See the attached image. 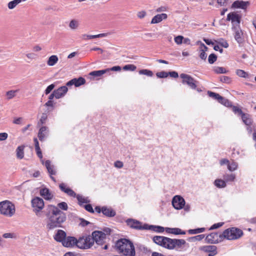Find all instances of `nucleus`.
<instances>
[{
	"mask_svg": "<svg viewBox=\"0 0 256 256\" xmlns=\"http://www.w3.org/2000/svg\"><path fill=\"white\" fill-rule=\"evenodd\" d=\"M67 210L68 206L66 202H61L58 206L48 205L46 210V216L48 218L46 228L49 230L62 226V224L66 220V214L60 210Z\"/></svg>",
	"mask_w": 256,
	"mask_h": 256,
	"instance_id": "nucleus-1",
	"label": "nucleus"
},
{
	"mask_svg": "<svg viewBox=\"0 0 256 256\" xmlns=\"http://www.w3.org/2000/svg\"><path fill=\"white\" fill-rule=\"evenodd\" d=\"M152 240L156 244L166 248L168 250L175 249L178 251H182L186 244L184 240L172 239L164 236H154L152 238Z\"/></svg>",
	"mask_w": 256,
	"mask_h": 256,
	"instance_id": "nucleus-2",
	"label": "nucleus"
},
{
	"mask_svg": "<svg viewBox=\"0 0 256 256\" xmlns=\"http://www.w3.org/2000/svg\"><path fill=\"white\" fill-rule=\"evenodd\" d=\"M116 247L124 256H135V248L133 243L129 240L120 238L116 243Z\"/></svg>",
	"mask_w": 256,
	"mask_h": 256,
	"instance_id": "nucleus-3",
	"label": "nucleus"
},
{
	"mask_svg": "<svg viewBox=\"0 0 256 256\" xmlns=\"http://www.w3.org/2000/svg\"><path fill=\"white\" fill-rule=\"evenodd\" d=\"M14 205L10 201L6 200L0 202V214L6 216L12 217L15 213Z\"/></svg>",
	"mask_w": 256,
	"mask_h": 256,
	"instance_id": "nucleus-4",
	"label": "nucleus"
},
{
	"mask_svg": "<svg viewBox=\"0 0 256 256\" xmlns=\"http://www.w3.org/2000/svg\"><path fill=\"white\" fill-rule=\"evenodd\" d=\"M242 234L243 232L241 230L231 228L224 230L222 233V236L228 240H234L239 238Z\"/></svg>",
	"mask_w": 256,
	"mask_h": 256,
	"instance_id": "nucleus-5",
	"label": "nucleus"
},
{
	"mask_svg": "<svg viewBox=\"0 0 256 256\" xmlns=\"http://www.w3.org/2000/svg\"><path fill=\"white\" fill-rule=\"evenodd\" d=\"M31 203L33 211L37 216H40V212L44 206V200L40 198L35 197L32 200Z\"/></svg>",
	"mask_w": 256,
	"mask_h": 256,
	"instance_id": "nucleus-6",
	"label": "nucleus"
},
{
	"mask_svg": "<svg viewBox=\"0 0 256 256\" xmlns=\"http://www.w3.org/2000/svg\"><path fill=\"white\" fill-rule=\"evenodd\" d=\"M180 77L182 79V84H188L192 89L195 90L196 88V81L190 76L182 74H180Z\"/></svg>",
	"mask_w": 256,
	"mask_h": 256,
	"instance_id": "nucleus-7",
	"label": "nucleus"
},
{
	"mask_svg": "<svg viewBox=\"0 0 256 256\" xmlns=\"http://www.w3.org/2000/svg\"><path fill=\"white\" fill-rule=\"evenodd\" d=\"M126 223L131 228L136 230H146L148 224L142 226V223L138 220L132 218H128L126 220Z\"/></svg>",
	"mask_w": 256,
	"mask_h": 256,
	"instance_id": "nucleus-8",
	"label": "nucleus"
},
{
	"mask_svg": "<svg viewBox=\"0 0 256 256\" xmlns=\"http://www.w3.org/2000/svg\"><path fill=\"white\" fill-rule=\"evenodd\" d=\"M222 235L220 232H212L206 236V240L209 243L216 244L224 239Z\"/></svg>",
	"mask_w": 256,
	"mask_h": 256,
	"instance_id": "nucleus-9",
	"label": "nucleus"
},
{
	"mask_svg": "<svg viewBox=\"0 0 256 256\" xmlns=\"http://www.w3.org/2000/svg\"><path fill=\"white\" fill-rule=\"evenodd\" d=\"M92 237L94 238V242L100 245L102 244L106 238V234L100 231H94L92 232Z\"/></svg>",
	"mask_w": 256,
	"mask_h": 256,
	"instance_id": "nucleus-10",
	"label": "nucleus"
},
{
	"mask_svg": "<svg viewBox=\"0 0 256 256\" xmlns=\"http://www.w3.org/2000/svg\"><path fill=\"white\" fill-rule=\"evenodd\" d=\"M185 200L180 196H175L172 200V204L176 210H181L184 206Z\"/></svg>",
	"mask_w": 256,
	"mask_h": 256,
	"instance_id": "nucleus-11",
	"label": "nucleus"
},
{
	"mask_svg": "<svg viewBox=\"0 0 256 256\" xmlns=\"http://www.w3.org/2000/svg\"><path fill=\"white\" fill-rule=\"evenodd\" d=\"M200 250L205 253H207L208 256H214L218 254L217 247L214 245L200 246Z\"/></svg>",
	"mask_w": 256,
	"mask_h": 256,
	"instance_id": "nucleus-12",
	"label": "nucleus"
},
{
	"mask_svg": "<svg viewBox=\"0 0 256 256\" xmlns=\"http://www.w3.org/2000/svg\"><path fill=\"white\" fill-rule=\"evenodd\" d=\"M227 20H231L232 26L240 27V16L239 14L234 12H230L227 16Z\"/></svg>",
	"mask_w": 256,
	"mask_h": 256,
	"instance_id": "nucleus-13",
	"label": "nucleus"
},
{
	"mask_svg": "<svg viewBox=\"0 0 256 256\" xmlns=\"http://www.w3.org/2000/svg\"><path fill=\"white\" fill-rule=\"evenodd\" d=\"M77 239L74 236L66 237L64 242H62V245L64 247L67 248H74L76 247Z\"/></svg>",
	"mask_w": 256,
	"mask_h": 256,
	"instance_id": "nucleus-14",
	"label": "nucleus"
},
{
	"mask_svg": "<svg viewBox=\"0 0 256 256\" xmlns=\"http://www.w3.org/2000/svg\"><path fill=\"white\" fill-rule=\"evenodd\" d=\"M86 82V80L82 77H80L78 78H74L68 82L66 84V86H70L74 85L76 87H78Z\"/></svg>",
	"mask_w": 256,
	"mask_h": 256,
	"instance_id": "nucleus-15",
	"label": "nucleus"
},
{
	"mask_svg": "<svg viewBox=\"0 0 256 256\" xmlns=\"http://www.w3.org/2000/svg\"><path fill=\"white\" fill-rule=\"evenodd\" d=\"M59 188L62 192L66 194L68 196L76 197V194L75 192L69 187L67 186L66 184L62 183L60 184Z\"/></svg>",
	"mask_w": 256,
	"mask_h": 256,
	"instance_id": "nucleus-16",
	"label": "nucleus"
},
{
	"mask_svg": "<svg viewBox=\"0 0 256 256\" xmlns=\"http://www.w3.org/2000/svg\"><path fill=\"white\" fill-rule=\"evenodd\" d=\"M67 86L66 85L62 86L54 90V93H56V99L62 98L66 95L68 91Z\"/></svg>",
	"mask_w": 256,
	"mask_h": 256,
	"instance_id": "nucleus-17",
	"label": "nucleus"
},
{
	"mask_svg": "<svg viewBox=\"0 0 256 256\" xmlns=\"http://www.w3.org/2000/svg\"><path fill=\"white\" fill-rule=\"evenodd\" d=\"M232 28L234 32V36L238 44L242 43L243 41V39L242 37V30L240 28V27L232 26Z\"/></svg>",
	"mask_w": 256,
	"mask_h": 256,
	"instance_id": "nucleus-18",
	"label": "nucleus"
},
{
	"mask_svg": "<svg viewBox=\"0 0 256 256\" xmlns=\"http://www.w3.org/2000/svg\"><path fill=\"white\" fill-rule=\"evenodd\" d=\"M48 128L45 126H42L38 132V138L41 142H42L48 136Z\"/></svg>",
	"mask_w": 256,
	"mask_h": 256,
	"instance_id": "nucleus-19",
	"label": "nucleus"
},
{
	"mask_svg": "<svg viewBox=\"0 0 256 256\" xmlns=\"http://www.w3.org/2000/svg\"><path fill=\"white\" fill-rule=\"evenodd\" d=\"M40 194L46 200H52L54 197L52 193L46 188H42L40 190Z\"/></svg>",
	"mask_w": 256,
	"mask_h": 256,
	"instance_id": "nucleus-20",
	"label": "nucleus"
},
{
	"mask_svg": "<svg viewBox=\"0 0 256 256\" xmlns=\"http://www.w3.org/2000/svg\"><path fill=\"white\" fill-rule=\"evenodd\" d=\"M102 213L106 217H114L116 215V211L111 207H107L106 206H102Z\"/></svg>",
	"mask_w": 256,
	"mask_h": 256,
	"instance_id": "nucleus-21",
	"label": "nucleus"
},
{
	"mask_svg": "<svg viewBox=\"0 0 256 256\" xmlns=\"http://www.w3.org/2000/svg\"><path fill=\"white\" fill-rule=\"evenodd\" d=\"M249 5L248 2L236 0L232 4V8H236L246 9Z\"/></svg>",
	"mask_w": 256,
	"mask_h": 256,
	"instance_id": "nucleus-22",
	"label": "nucleus"
},
{
	"mask_svg": "<svg viewBox=\"0 0 256 256\" xmlns=\"http://www.w3.org/2000/svg\"><path fill=\"white\" fill-rule=\"evenodd\" d=\"M66 238V233L61 230H58L54 236V238L56 241L61 242L62 244Z\"/></svg>",
	"mask_w": 256,
	"mask_h": 256,
	"instance_id": "nucleus-23",
	"label": "nucleus"
},
{
	"mask_svg": "<svg viewBox=\"0 0 256 256\" xmlns=\"http://www.w3.org/2000/svg\"><path fill=\"white\" fill-rule=\"evenodd\" d=\"M168 18L166 14H158L155 16L152 20L151 24H158L165 20Z\"/></svg>",
	"mask_w": 256,
	"mask_h": 256,
	"instance_id": "nucleus-24",
	"label": "nucleus"
},
{
	"mask_svg": "<svg viewBox=\"0 0 256 256\" xmlns=\"http://www.w3.org/2000/svg\"><path fill=\"white\" fill-rule=\"evenodd\" d=\"M46 167L49 174L50 175H55L56 174V170H54V166L51 165V162L50 160H46L44 162V164Z\"/></svg>",
	"mask_w": 256,
	"mask_h": 256,
	"instance_id": "nucleus-25",
	"label": "nucleus"
},
{
	"mask_svg": "<svg viewBox=\"0 0 256 256\" xmlns=\"http://www.w3.org/2000/svg\"><path fill=\"white\" fill-rule=\"evenodd\" d=\"M86 240L84 239V236L80 237L77 240L76 247L81 249H88V245H84Z\"/></svg>",
	"mask_w": 256,
	"mask_h": 256,
	"instance_id": "nucleus-26",
	"label": "nucleus"
},
{
	"mask_svg": "<svg viewBox=\"0 0 256 256\" xmlns=\"http://www.w3.org/2000/svg\"><path fill=\"white\" fill-rule=\"evenodd\" d=\"M24 146H18L16 149V154L18 158L22 159L24 156Z\"/></svg>",
	"mask_w": 256,
	"mask_h": 256,
	"instance_id": "nucleus-27",
	"label": "nucleus"
},
{
	"mask_svg": "<svg viewBox=\"0 0 256 256\" xmlns=\"http://www.w3.org/2000/svg\"><path fill=\"white\" fill-rule=\"evenodd\" d=\"M147 228L146 230H152L158 232H163L164 230V228L161 226L148 224Z\"/></svg>",
	"mask_w": 256,
	"mask_h": 256,
	"instance_id": "nucleus-28",
	"label": "nucleus"
},
{
	"mask_svg": "<svg viewBox=\"0 0 256 256\" xmlns=\"http://www.w3.org/2000/svg\"><path fill=\"white\" fill-rule=\"evenodd\" d=\"M58 58L57 56L52 55L49 57L47 62V64L49 66H54L58 62Z\"/></svg>",
	"mask_w": 256,
	"mask_h": 256,
	"instance_id": "nucleus-29",
	"label": "nucleus"
},
{
	"mask_svg": "<svg viewBox=\"0 0 256 256\" xmlns=\"http://www.w3.org/2000/svg\"><path fill=\"white\" fill-rule=\"evenodd\" d=\"M76 198L78 200V204L80 206H82L83 204H88L90 202V200L88 198L84 197L82 196H80V194H76Z\"/></svg>",
	"mask_w": 256,
	"mask_h": 256,
	"instance_id": "nucleus-30",
	"label": "nucleus"
},
{
	"mask_svg": "<svg viewBox=\"0 0 256 256\" xmlns=\"http://www.w3.org/2000/svg\"><path fill=\"white\" fill-rule=\"evenodd\" d=\"M242 122L247 126H250L252 123V120L250 114H243L242 116Z\"/></svg>",
	"mask_w": 256,
	"mask_h": 256,
	"instance_id": "nucleus-31",
	"label": "nucleus"
},
{
	"mask_svg": "<svg viewBox=\"0 0 256 256\" xmlns=\"http://www.w3.org/2000/svg\"><path fill=\"white\" fill-rule=\"evenodd\" d=\"M108 70H94L91 72L90 73V75L93 76L94 77H100L104 74H106Z\"/></svg>",
	"mask_w": 256,
	"mask_h": 256,
	"instance_id": "nucleus-32",
	"label": "nucleus"
},
{
	"mask_svg": "<svg viewBox=\"0 0 256 256\" xmlns=\"http://www.w3.org/2000/svg\"><path fill=\"white\" fill-rule=\"evenodd\" d=\"M19 92V90H10L9 91H8L6 94V99L8 100H10L14 98L16 96V94L17 92Z\"/></svg>",
	"mask_w": 256,
	"mask_h": 256,
	"instance_id": "nucleus-33",
	"label": "nucleus"
},
{
	"mask_svg": "<svg viewBox=\"0 0 256 256\" xmlns=\"http://www.w3.org/2000/svg\"><path fill=\"white\" fill-rule=\"evenodd\" d=\"M84 239L86 240L84 245H88V248H90L94 244V238L90 236H84Z\"/></svg>",
	"mask_w": 256,
	"mask_h": 256,
	"instance_id": "nucleus-34",
	"label": "nucleus"
},
{
	"mask_svg": "<svg viewBox=\"0 0 256 256\" xmlns=\"http://www.w3.org/2000/svg\"><path fill=\"white\" fill-rule=\"evenodd\" d=\"M224 180L226 182H234L236 178V176L234 174H226L223 176Z\"/></svg>",
	"mask_w": 256,
	"mask_h": 256,
	"instance_id": "nucleus-35",
	"label": "nucleus"
},
{
	"mask_svg": "<svg viewBox=\"0 0 256 256\" xmlns=\"http://www.w3.org/2000/svg\"><path fill=\"white\" fill-rule=\"evenodd\" d=\"M214 185L218 188H224L226 186V182L224 180L216 179L214 182Z\"/></svg>",
	"mask_w": 256,
	"mask_h": 256,
	"instance_id": "nucleus-36",
	"label": "nucleus"
},
{
	"mask_svg": "<svg viewBox=\"0 0 256 256\" xmlns=\"http://www.w3.org/2000/svg\"><path fill=\"white\" fill-rule=\"evenodd\" d=\"M206 228H197L196 229H190L188 230V232L190 234H195L203 232L205 231Z\"/></svg>",
	"mask_w": 256,
	"mask_h": 256,
	"instance_id": "nucleus-37",
	"label": "nucleus"
},
{
	"mask_svg": "<svg viewBox=\"0 0 256 256\" xmlns=\"http://www.w3.org/2000/svg\"><path fill=\"white\" fill-rule=\"evenodd\" d=\"M20 2V0H14L10 1L8 3V7L10 10L14 9Z\"/></svg>",
	"mask_w": 256,
	"mask_h": 256,
	"instance_id": "nucleus-38",
	"label": "nucleus"
},
{
	"mask_svg": "<svg viewBox=\"0 0 256 256\" xmlns=\"http://www.w3.org/2000/svg\"><path fill=\"white\" fill-rule=\"evenodd\" d=\"M205 236L203 234H199L196 236L190 237L188 240L189 242H196V241H200L202 240L204 238Z\"/></svg>",
	"mask_w": 256,
	"mask_h": 256,
	"instance_id": "nucleus-39",
	"label": "nucleus"
},
{
	"mask_svg": "<svg viewBox=\"0 0 256 256\" xmlns=\"http://www.w3.org/2000/svg\"><path fill=\"white\" fill-rule=\"evenodd\" d=\"M138 73L140 74H144L150 77H152L154 75L153 72L148 69L140 70H139Z\"/></svg>",
	"mask_w": 256,
	"mask_h": 256,
	"instance_id": "nucleus-40",
	"label": "nucleus"
},
{
	"mask_svg": "<svg viewBox=\"0 0 256 256\" xmlns=\"http://www.w3.org/2000/svg\"><path fill=\"white\" fill-rule=\"evenodd\" d=\"M238 166V164L236 162L232 161L228 164V168L230 171L233 172L237 169Z\"/></svg>",
	"mask_w": 256,
	"mask_h": 256,
	"instance_id": "nucleus-41",
	"label": "nucleus"
},
{
	"mask_svg": "<svg viewBox=\"0 0 256 256\" xmlns=\"http://www.w3.org/2000/svg\"><path fill=\"white\" fill-rule=\"evenodd\" d=\"M79 24L78 22L76 20H72L69 24V27L72 30H76Z\"/></svg>",
	"mask_w": 256,
	"mask_h": 256,
	"instance_id": "nucleus-42",
	"label": "nucleus"
},
{
	"mask_svg": "<svg viewBox=\"0 0 256 256\" xmlns=\"http://www.w3.org/2000/svg\"><path fill=\"white\" fill-rule=\"evenodd\" d=\"M208 94L209 96L214 98V100H218V102H219L222 97L219 94L210 91H208Z\"/></svg>",
	"mask_w": 256,
	"mask_h": 256,
	"instance_id": "nucleus-43",
	"label": "nucleus"
},
{
	"mask_svg": "<svg viewBox=\"0 0 256 256\" xmlns=\"http://www.w3.org/2000/svg\"><path fill=\"white\" fill-rule=\"evenodd\" d=\"M136 68V66L132 64H126L123 67V70H124L134 71Z\"/></svg>",
	"mask_w": 256,
	"mask_h": 256,
	"instance_id": "nucleus-44",
	"label": "nucleus"
},
{
	"mask_svg": "<svg viewBox=\"0 0 256 256\" xmlns=\"http://www.w3.org/2000/svg\"><path fill=\"white\" fill-rule=\"evenodd\" d=\"M186 234V232L182 230L179 228H172V234H174L176 235L178 234Z\"/></svg>",
	"mask_w": 256,
	"mask_h": 256,
	"instance_id": "nucleus-45",
	"label": "nucleus"
},
{
	"mask_svg": "<svg viewBox=\"0 0 256 256\" xmlns=\"http://www.w3.org/2000/svg\"><path fill=\"white\" fill-rule=\"evenodd\" d=\"M236 74L241 78H247L248 76V74L242 70H237L236 71Z\"/></svg>",
	"mask_w": 256,
	"mask_h": 256,
	"instance_id": "nucleus-46",
	"label": "nucleus"
},
{
	"mask_svg": "<svg viewBox=\"0 0 256 256\" xmlns=\"http://www.w3.org/2000/svg\"><path fill=\"white\" fill-rule=\"evenodd\" d=\"M218 102L226 106H231L230 102L228 99L222 96L221 98Z\"/></svg>",
	"mask_w": 256,
	"mask_h": 256,
	"instance_id": "nucleus-47",
	"label": "nucleus"
},
{
	"mask_svg": "<svg viewBox=\"0 0 256 256\" xmlns=\"http://www.w3.org/2000/svg\"><path fill=\"white\" fill-rule=\"evenodd\" d=\"M214 72L216 74H226L227 70L223 67L217 66L214 68Z\"/></svg>",
	"mask_w": 256,
	"mask_h": 256,
	"instance_id": "nucleus-48",
	"label": "nucleus"
},
{
	"mask_svg": "<svg viewBox=\"0 0 256 256\" xmlns=\"http://www.w3.org/2000/svg\"><path fill=\"white\" fill-rule=\"evenodd\" d=\"M217 60V56L214 54H210L208 58V61L210 64H214Z\"/></svg>",
	"mask_w": 256,
	"mask_h": 256,
	"instance_id": "nucleus-49",
	"label": "nucleus"
},
{
	"mask_svg": "<svg viewBox=\"0 0 256 256\" xmlns=\"http://www.w3.org/2000/svg\"><path fill=\"white\" fill-rule=\"evenodd\" d=\"M220 45L222 46L224 48H228L229 46V44L228 42H226V40L220 38L218 40V41L216 42Z\"/></svg>",
	"mask_w": 256,
	"mask_h": 256,
	"instance_id": "nucleus-50",
	"label": "nucleus"
},
{
	"mask_svg": "<svg viewBox=\"0 0 256 256\" xmlns=\"http://www.w3.org/2000/svg\"><path fill=\"white\" fill-rule=\"evenodd\" d=\"M156 76L158 78H166L168 76V72L162 71L156 73Z\"/></svg>",
	"mask_w": 256,
	"mask_h": 256,
	"instance_id": "nucleus-51",
	"label": "nucleus"
},
{
	"mask_svg": "<svg viewBox=\"0 0 256 256\" xmlns=\"http://www.w3.org/2000/svg\"><path fill=\"white\" fill-rule=\"evenodd\" d=\"M220 80L224 83L230 84L231 82L230 78L227 76H221L220 77Z\"/></svg>",
	"mask_w": 256,
	"mask_h": 256,
	"instance_id": "nucleus-52",
	"label": "nucleus"
},
{
	"mask_svg": "<svg viewBox=\"0 0 256 256\" xmlns=\"http://www.w3.org/2000/svg\"><path fill=\"white\" fill-rule=\"evenodd\" d=\"M232 111L236 114H238V116H241L244 113L242 112V110L239 108L234 106L232 107Z\"/></svg>",
	"mask_w": 256,
	"mask_h": 256,
	"instance_id": "nucleus-53",
	"label": "nucleus"
},
{
	"mask_svg": "<svg viewBox=\"0 0 256 256\" xmlns=\"http://www.w3.org/2000/svg\"><path fill=\"white\" fill-rule=\"evenodd\" d=\"M47 119V114L45 113H42L41 116V118L40 120V122L38 123V124H42L46 122V121Z\"/></svg>",
	"mask_w": 256,
	"mask_h": 256,
	"instance_id": "nucleus-54",
	"label": "nucleus"
},
{
	"mask_svg": "<svg viewBox=\"0 0 256 256\" xmlns=\"http://www.w3.org/2000/svg\"><path fill=\"white\" fill-rule=\"evenodd\" d=\"M2 237L4 238H16V234L14 233H5L3 234Z\"/></svg>",
	"mask_w": 256,
	"mask_h": 256,
	"instance_id": "nucleus-55",
	"label": "nucleus"
},
{
	"mask_svg": "<svg viewBox=\"0 0 256 256\" xmlns=\"http://www.w3.org/2000/svg\"><path fill=\"white\" fill-rule=\"evenodd\" d=\"M184 37L182 36H176L174 38L175 42L178 44H180L182 42Z\"/></svg>",
	"mask_w": 256,
	"mask_h": 256,
	"instance_id": "nucleus-56",
	"label": "nucleus"
},
{
	"mask_svg": "<svg viewBox=\"0 0 256 256\" xmlns=\"http://www.w3.org/2000/svg\"><path fill=\"white\" fill-rule=\"evenodd\" d=\"M224 222H220L214 224L211 226V227L210 228V230H212L219 228L221 227L222 226L224 225Z\"/></svg>",
	"mask_w": 256,
	"mask_h": 256,
	"instance_id": "nucleus-57",
	"label": "nucleus"
},
{
	"mask_svg": "<svg viewBox=\"0 0 256 256\" xmlns=\"http://www.w3.org/2000/svg\"><path fill=\"white\" fill-rule=\"evenodd\" d=\"M54 87L55 85L53 84L48 86L44 91L45 94H50L52 92V90L54 88Z\"/></svg>",
	"mask_w": 256,
	"mask_h": 256,
	"instance_id": "nucleus-58",
	"label": "nucleus"
},
{
	"mask_svg": "<svg viewBox=\"0 0 256 256\" xmlns=\"http://www.w3.org/2000/svg\"><path fill=\"white\" fill-rule=\"evenodd\" d=\"M38 149H36V154L38 157L40 159L41 162L42 164H44V160L42 159V154L41 152L40 148H38Z\"/></svg>",
	"mask_w": 256,
	"mask_h": 256,
	"instance_id": "nucleus-59",
	"label": "nucleus"
},
{
	"mask_svg": "<svg viewBox=\"0 0 256 256\" xmlns=\"http://www.w3.org/2000/svg\"><path fill=\"white\" fill-rule=\"evenodd\" d=\"M84 207L85 208V210H86L88 212H91V213L94 212V210H93L92 206L90 204H86V205L84 206Z\"/></svg>",
	"mask_w": 256,
	"mask_h": 256,
	"instance_id": "nucleus-60",
	"label": "nucleus"
},
{
	"mask_svg": "<svg viewBox=\"0 0 256 256\" xmlns=\"http://www.w3.org/2000/svg\"><path fill=\"white\" fill-rule=\"evenodd\" d=\"M82 37V38L85 40L96 38V35H88L86 34H83Z\"/></svg>",
	"mask_w": 256,
	"mask_h": 256,
	"instance_id": "nucleus-61",
	"label": "nucleus"
},
{
	"mask_svg": "<svg viewBox=\"0 0 256 256\" xmlns=\"http://www.w3.org/2000/svg\"><path fill=\"white\" fill-rule=\"evenodd\" d=\"M114 166L116 168H120L123 167L124 164L122 162L120 161V160H117L114 162Z\"/></svg>",
	"mask_w": 256,
	"mask_h": 256,
	"instance_id": "nucleus-62",
	"label": "nucleus"
},
{
	"mask_svg": "<svg viewBox=\"0 0 256 256\" xmlns=\"http://www.w3.org/2000/svg\"><path fill=\"white\" fill-rule=\"evenodd\" d=\"M8 137V134L6 132L0 133V141H4L7 139Z\"/></svg>",
	"mask_w": 256,
	"mask_h": 256,
	"instance_id": "nucleus-63",
	"label": "nucleus"
},
{
	"mask_svg": "<svg viewBox=\"0 0 256 256\" xmlns=\"http://www.w3.org/2000/svg\"><path fill=\"white\" fill-rule=\"evenodd\" d=\"M168 76H170V77L173 78H177L178 76V73L175 71H172L168 72Z\"/></svg>",
	"mask_w": 256,
	"mask_h": 256,
	"instance_id": "nucleus-64",
	"label": "nucleus"
}]
</instances>
